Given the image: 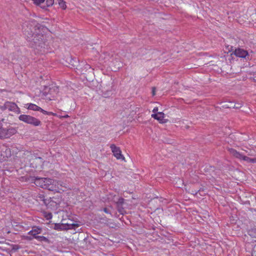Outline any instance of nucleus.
<instances>
[{"label": "nucleus", "instance_id": "obj_1", "mask_svg": "<svg viewBox=\"0 0 256 256\" xmlns=\"http://www.w3.org/2000/svg\"><path fill=\"white\" fill-rule=\"evenodd\" d=\"M44 27H42L36 22L30 24H25L23 26V32L27 40L32 48L40 50L44 48L46 45L45 36L42 34Z\"/></svg>", "mask_w": 256, "mask_h": 256}, {"label": "nucleus", "instance_id": "obj_2", "mask_svg": "<svg viewBox=\"0 0 256 256\" xmlns=\"http://www.w3.org/2000/svg\"><path fill=\"white\" fill-rule=\"evenodd\" d=\"M35 184L43 188L48 189L49 190L54 191L56 190V180L46 178H35Z\"/></svg>", "mask_w": 256, "mask_h": 256}, {"label": "nucleus", "instance_id": "obj_3", "mask_svg": "<svg viewBox=\"0 0 256 256\" xmlns=\"http://www.w3.org/2000/svg\"><path fill=\"white\" fill-rule=\"evenodd\" d=\"M18 119L20 121L35 126H40L42 123L39 120L30 115L21 114L19 116Z\"/></svg>", "mask_w": 256, "mask_h": 256}, {"label": "nucleus", "instance_id": "obj_4", "mask_svg": "<svg viewBox=\"0 0 256 256\" xmlns=\"http://www.w3.org/2000/svg\"><path fill=\"white\" fill-rule=\"evenodd\" d=\"M26 106L27 108L30 110L40 111L42 114L48 116H54L56 114L52 112L46 111L45 110L34 104H26Z\"/></svg>", "mask_w": 256, "mask_h": 256}, {"label": "nucleus", "instance_id": "obj_5", "mask_svg": "<svg viewBox=\"0 0 256 256\" xmlns=\"http://www.w3.org/2000/svg\"><path fill=\"white\" fill-rule=\"evenodd\" d=\"M79 226L78 224H56L54 225V229L56 230H65L68 229H75L76 228Z\"/></svg>", "mask_w": 256, "mask_h": 256}, {"label": "nucleus", "instance_id": "obj_6", "mask_svg": "<svg viewBox=\"0 0 256 256\" xmlns=\"http://www.w3.org/2000/svg\"><path fill=\"white\" fill-rule=\"evenodd\" d=\"M110 148L114 156L118 160H124V157L122 154V152L119 147L116 146L114 144L110 146Z\"/></svg>", "mask_w": 256, "mask_h": 256}, {"label": "nucleus", "instance_id": "obj_7", "mask_svg": "<svg viewBox=\"0 0 256 256\" xmlns=\"http://www.w3.org/2000/svg\"><path fill=\"white\" fill-rule=\"evenodd\" d=\"M6 106H7V109L10 111L13 112L16 114L20 113V108L14 102L7 101L6 102Z\"/></svg>", "mask_w": 256, "mask_h": 256}, {"label": "nucleus", "instance_id": "obj_8", "mask_svg": "<svg viewBox=\"0 0 256 256\" xmlns=\"http://www.w3.org/2000/svg\"><path fill=\"white\" fill-rule=\"evenodd\" d=\"M42 232V230L40 228L34 226L32 230L28 232V234L32 236V238L27 236L26 239L28 240H32L34 238L36 239V236H38V234H41Z\"/></svg>", "mask_w": 256, "mask_h": 256}, {"label": "nucleus", "instance_id": "obj_9", "mask_svg": "<svg viewBox=\"0 0 256 256\" xmlns=\"http://www.w3.org/2000/svg\"><path fill=\"white\" fill-rule=\"evenodd\" d=\"M233 53L238 57L249 59L248 52L244 49L240 48H236Z\"/></svg>", "mask_w": 256, "mask_h": 256}, {"label": "nucleus", "instance_id": "obj_10", "mask_svg": "<svg viewBox=\"0 0 256 256\" xmlns=\"http://www.w3.org/2000/svg\"><path fill=\"white\" fill-rule=\"evenodd\" d=\"M152 117L159 121L160 123L163 124L166 122L164 118V114L162 112H158L156 114H152Z\"/></svg>", "mask_w": 256, "mask_h": 256}, {"label": "nucleus", "instance_id": "obj_11", "mask_svg": "<svg viewBox=\"0 0 256 256\" xmlns=\"http://www.w3.org/2000/svg\"><path fill=\"white\" fill-rule=\"evenodd\" d=\"M1 155L4 156L9 157L11 156L10 149L5 146H2L1 147Z\"/></svg>", "mask_w": 256, "mask_h": 256}, {"label": "nucleus", "instance_id": "obj_12", "mask_svg": "<svg viewBox=\"0 0 256 256\" xmlns=\"http://www.w3.org/2000/svg\"><path fill=\"white\" fill-rule=\"evenodd\" d=\"M228 152L232 154V156H234L235 158H238L240 160H242V156L244 155H242L240 152L236 151V150L234 148H228Z\"/></svg>", "mask_w": 256, "mask_h": 256}, {"label": "nucleus", "instance_id": "obj_13", "mask_svg": "<svg viewBox=\"0 0 256 256\" xmlns=\"http://www.w3.org/2000/svg\"><path fill=\"white\" fill-rule=\"evenodd\" d=\"M56 190L54 191H58V190H64L62 189L63 188H66V184L64 182L61 180H56Z\"/></svg>", "mask_w": 256, "mask_h": 256}, {"label": "nucleus", "instance_id": "obj_14", "mask_svg": "<svg viewBox=\"0 0 256 256\" xmlns=\"http://www.w3.org/2000/svg\"><path fill=\"white\" fill-rule=\"evenodd\" d=\"M36 239L40 242H45L46 243H50L49 240L44 236H36Z\"/></svg>", "mask_w": 256, "mask_h": 256}, {"label": "nucleus", "instance_id": "obj_15", "mask_svg": "<svg viewBox=\"0 0 256 256\" xmlns=\"http://www.w3.org/2000/svg\"><path fill=\"white\" fill-rule=\"evenodd\" d=\"M58 5L62 10H65L66 8V2L64 0H57Z\"/></svg>", "mask_w": 256, "mask_h": 256}, {"label": "nucleus", "instance_id": "obj_16", "mask_svg": "<svg viewBox=\"0 0 256 256\" xmlns=\"http://www.w3.org/2000/svg\"><path fill=\"white\" fill-rule=\"evenodd\" d=\"M249 235L252 238H256V228H252L248 231Z\"/></svg>", "mask_w": 256, "mask_h": 256}, {"label": "nucleus", "instance_id": "obj_17", "mask_svg": "<svg viewBox=\"0 0 256 256\" xmlns=\"http://www.w3.org/2000/svg\"><path fill=\"white\" fill-rule=\"evenodd\" d=\"M242 104L241 102L240 103V102L235 103L234 105H233L232 103H231V104L230 106H228V107L229 108L232 107L233 108H239L242 107Z\"/></svg>", "mask_w": 256, "mask_h": 256}, {"label": "nucleus", "instance_id": "obj_18", "mask_svg": "<svg viewBox=\"0 0 256 256\" xmlns=\"http://www.w3.org/2000/svg\"><path fill=\"white\" fill-rule=\"evenodd\" d=\"M117 208H118V212L122 214H124V213H126V211L124 210V208H123L122 207V206H117Z\"/></svg>", "mask_w": 256, "mask_h": 256}, {"label": "nucleus", "instance_id": "obj_19", "mask_svg": "<svg viewBox=\"0 0 256 256\" xmlns=\"http://www.w3.org/2000/svg\"><path fill=\"white\" fill-rule=\"evenodd\" d=\"M242 160L247 162H248L252 163V158H250L248 156H243L242 159Z\"/></svg>", "mask_w": 256, "mask_h": 256}, {"label": "nucleus", "instance_id": "obj_20", "mask_svg": "<svg viewBox=\"0 0 256 256\" xmlns=\"http://www.w3.org/2000/svg\"><path fill=\"white\" fill-rule=\"evenodd\" d=\"M124 198H119L118 200L116 202V206H122L124 203Z\"/></svg>", "mask_w": 256, "mask_h": 256}, {"label": "nucleus", "instance_id": "obj_21", "mask_svg": "<svg viewBox=\"0 0 256 256\" xmlns=\"http://www.w3.org/2000/svg\"><path fill=\"white\" fill-rule=\"evenodd\" d=\"M54 2V0H46V6L50 7L53 5Z\"/></svg>", "mask_w": 256, "mask_h": 256}, {"label": "nucleus", "instance_id": "obj_22", "mask_svg": "<svg viewBox=\"0 0 256 256\" xmlns=\"http://www.w3.org/2000/svg\"><path fill=\"white\" fill-rule=\"evenodd\" d=\"M34 3L36 5H40L43 3L45 0H32Z\"/></svg>", "mask_w": 256, "mask_h": 256}, {"label": "nucleus", "instance_id": "obj_23", "mask_svg": "<svg viewBox=\"0 0 256 256\" xmlns=\"http://www.w3.org/2000/svg\"><path fill=\"white\" fill-rule=\"evenodd\" d=\"M0 109L2 110H7V106H6V102L4 104L3 106H0Z\"/></svg>", "mask_w": 256, "mask_h": 256}, {"label": "nucleus", "instance_id": "obj_24", "mask_svg": "<svg viewBox=\"0 0 256 256\" xmlns=\"http://www.w3.org/2000/svg\"><path fill=\"white\" fill-rule=\"evenodd\" d=\"M38 198H39L40 200L44 201V202L45 203L44 195L40 194L38 196Z\"/></svg>", "mask_w": 256, "mask_h": 256}, {"label": "nucleus", "instance_id": "obj_25", "mask_svg": "<svg viewBox=\"0 0 256 256\" xmlns=\"http://www.w3.org/2000/svg\"><path fill=\"white\" fill-rule=\"evenodd\" d=\"M251 78L254 82H256V72L254 73L253 75H252V76L251 77Z\"/></svg>", "mask_w": 256, "mask_h": 256}, {"label": "nucleus", "instance_id": "obj_26", "mask_svg": "<svg viewBox=\"0 0 256 256\" xmlns=\"http://www.w3.org/2000/svg\"><path fill=\"white\" fill-rule=\"evenodd\" d=\"M103 210L106 214H110V210L107 208H104Z\"/></svg>", "mask_w": 256, "mask_h": 256}, {"label": "nucleus", "instance_id": "obj_27", "mask_svg": "<svg viewBox=\"0 0 256 256\" xmlns=\"http://www.w3.org/2000/svg\"><path fill=\"white\" fill-rule=\"evenodd\" d=\"M158 111V107H155L154 110H152V112L154 113V114H156Z\"/></svg>", "mask_w": 256, "mask_h": 256}, {"label": "nucleus", "instance_id": "obj_28", "mask_svg": "<svg viewBox=\"0 0 256 256\" xmlns=\"http://www.w3.org/2000/svg\"><path fill=\"white\" fill-rule=\"evenodd\" d=\"M46 218L47 219H50V218H52V214L51 213H49L47 214V216H46Z\"/></svg>", "mask_w": 256, "mask_h": 256}, {"label": "nucleus", "instance_id": "obj_29", "mask_svg": "<svg viewBox=\"0 0 256 256\" xmlns=\"http://www.w3.org/2000/svg\"><path fill=\"white\" fill-rule=\"evenodd\" d=\"M54 96H52V98L51 97H48L47 99H48L50 100H52L54 99Z\"/></svg>", "mask_w": 256, "mask_h": 256}, {"label": "nucleus", "instance_id": "obj_30", "mask_svg": "<svg viewBox=\"0 0 256 256\" xmlns=\"http://www.w3.org/2000/svg\"><path fill=\"white\" fill-rule=\"evenodd\" d=\"M56 89H57V88H50V92H51L52 91H54V90H56Z\"/></svg>", "mask_w": 256, "mask_h": 256}, {"label": "nucleus", "instance_id": "obj_31", "mask_svg": "<svg viewBox=\"0 0 256 256\" xmlns=\"http://www.w3.org/2000/svg\"><path fill=\"white\" fill-rule=\"evenodd\" d=\"M62 117L63 118H68L69 116L68 114H66L64 116H62Z\"/></svg>", "mask_w": 256, "mask_h": 256}, {"label": "nucleus", "instance_id": "obj_32", "mask_svg": "<svg viewBox=\"0 0 256 256\" xmlns=\"http://www.w3.org/2000/svg\"><path fill=\"white\" fill-rule=\"evenodd\" d=\"M252 163H256V157L252 158Z\"/></svg>", "mask_w": 256, "mask_h": 256}, {"label": "nucleus", "instance_id": "obj_33", "mask_svg": "<svg viewBox=\"0 0 256 256\" xmlns=\"http://www.w3.org/2000/svg\"><path fill=\"white\" fill-rule=\"evenodd\" d=\"M154 90H155V88H152V95H153V96L155 95Z\"/></svg>", "mask_w": 256, "mask_h": 256}, {"label": "nucleus", "instance_id": "obj_34", "mask_svg": "<svg viewBox=\"0 0 256 256\" xmlns=\"http://www.w3.org/2000/svg\"><path fill=\"white\" fill-rule=\"evenodd\" d=\"M26 154H30V152L28 151H26Z\"/></svg>", "mask_w": 256, "mask_h": 256}, {"label": "nucleus", "instance_id": "obj_35", "mask_svg": "<svg viewBox=\"0 0 256 256\" xmlns=\"http://www.w3.org/2000/svg\"><path fill=\"white\" fill-rule=\"evenodd\" d=\"M42 8L44 9V8H46V7L45 6H43Z\"/></svg>", "mask_w": 256, "mask_h": 256}]
</instances>
